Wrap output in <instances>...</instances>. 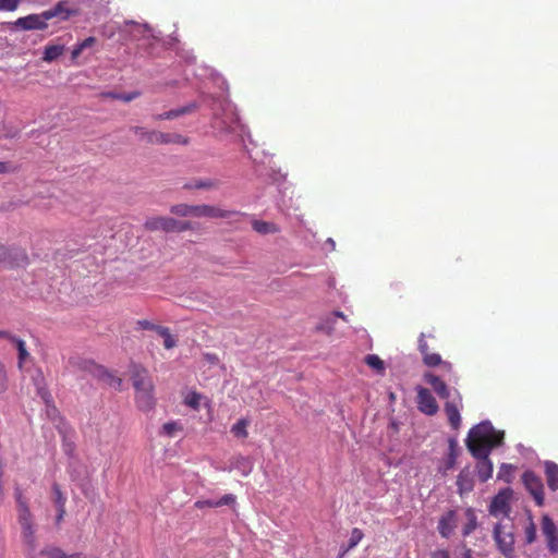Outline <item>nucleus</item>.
<instances>
[{
    "label": "nucleus",
    "instance_id": "f257e3e1",
    "mask_svg": "<svg viewBox=\"0 0 558 558\" xmlns=\"http://www.w3.org/2000/svg\"><path fill=\"white\" fill-rule=\"evenodd\" d=\"M504 437V432L496 430L492 423L484 421L469 430L465 445L472 456H485L490 454L494 448L502 445Z\"/></svg>",
    "mask_w": 558,
    "mask_h": 558
},
{
    "label": "nucleus",
    "instance_id": "f03ea898",
    "mask_svg": "<svg viewBox=\"0 0 558 558\" xmlns=\"http://www.w3.org/2000/svg\"><path fill=\"white\" fill-rule=\"evenodd\" d=\"M424 380L433 388L439 398L447 400L444 404V412L448 423L452 429H459L461 425V409L464 407L463 398L459 390H454V397L449 400L450 391L442 378L432 374V372H426Z\"/></svg>",
    "mask_w": 558,
    "mask_h": 558
},
{
    "label": "nucleus",
    "instance_id": "7ed1b4c3",
    "mask_svg": "<svg viewBox=\"0 0 558 558\" xmlns=\"http://www.w3.org/2000/svg\"><path fill=\"white\" fill-rule=\"evenodd\" d=\"M135 389V404L142 411L156 407L155 385L146 367L133 364L130 376Z\"/></svg>",
    "mask_w": 558,
    "mask_h": 558
},
{
    "label": "nucleus",
    "instance_id": "20e7f679",
    "mask_svg": "<svg viewBox=\"0 0 558 558\" xmlns=\"http://www.w3.org/2000/svg\"><path fill=\"white\" fill-rule=\"evenodd\" d=\"M15 499L17 507V520L22 527V541L27 546L28 558H36L35 549L37 542L34 515L28 507V500L25 499L20 486L15 487Z\"/></svg>",
    "mask_w": 558,
    "mask_h": 558
},
{
    "label": "nucleus",
    "instance_id": "39448f33",
    "mask_svg": "<svg viewBox=\"0 0 558 558\" xmlns=\"http://www.w3.org/2000/svg\"><path fill=\"white\" fill-rule=\"evenodd\" d=\"M144 227L148 231L183 232L193 230L190 220H179L170 218V216H153L145 220Z\"/></svg>",
    "mask_w": 558,
    "mask_h": 558
},
{
    "label": "nucleus",
    "instance_id": "423d86ee",
    "mask_svg": "<svg viewBox=\"0 0 558 558\" xmlns=\"http://www.w3.org/2000/svg\"><path fill=\"white\" fill-rule=\"evenodd\" d=\"M131 130L138 136L141 141L147 144H186L185 136L180 133H167L160 131H147L142 126H133Z\"/></svg>",
    "mask_w": 558,
    "mask_h": 558
},
{
    "label": "nucleus",
    "instance_id": "0eeeda50",
    "mask_svg": "<svg viewBox=\"0 0 558 558\" xmlns=\"http://www.w3.org/2000/svg\"><path fill=\"white\" fill-rule=\"evenodd\" d=\"M493 537L501 554L506 557L513 554L515 538L512 531L507 530L502 523H496L493 529Z\"/></svg>",
    "mask_w": 558,
    "mask_h": 558
},
{
    "label": "nucleus",
    "instance_id": "6e6552de",
    "mask_svg": "<svg viewBox=\"0 0 558 558\" xmlns=\"http://www.w3.org/2000/svg\"><path fill=\"white\" fill-rule=\"evenodd\" d=\"M523 483L533 497L534 501L538 506H543L545 502L544 484L534 471H524L522 475Z\"/></svg>",
    "mask_w": 558,
    "mask_h": 558
},
{
    "label": "nucleus",
    "instance_id": "1a4fd4ad",
    "mask_svg": "<svg viewBox=\"0 0 558 558\" xmlns=\"http://www.w3.org/2000/svg\"><path fill=\"white\" fill-rule=\"evenodd\" d=\"M426 337L434 338V333H420L417 348L420 353L423 355V363L427 365V367H436V365L442 364L444 367L451 368L450 363H444L439 353L430 352L429 347L426 342Z\"/></svg>",
    "mask_w": 558,
    "mask_h": 558
},
{
    "label": "nucleus",
    "instance_id": "9d476101",
    "mask_svg": "<svg viewBox=\"0 0 558 558\" xmlns=\"http://www.w3.org/2000/svg\"><path fill=\"white\" fill-rule=\"evenodd\" d=\"M80 10L74 7L70 0H59L53 7L44 11V16L47 20L57 19L60 22L69 20L71 15H77Z\"/></svg>",
    "mask_w": 558,
    "mask_h": 558
},
{
    "label": "nucleus",
    "instance_id": "9b49d317",
    "mask_svg": "<svg viewBox=\"0 0 558 558\" xmlns=\"http://www.w3.org/2000/svg\"><path fill=\"white\" fill-rule=\"evenodd\" d=\"M416 404L417 409L428 416H434L439 410L436 398H434L430 390L423 386L416 387Z\"/></svg>",
    "mask_w": 558,
    "mask_h": 558
},
{
    "label": "nucleus",
    "instance_id": "f8f14e48",
    "mask_svg": "<svg viewBox=\"0 0 558 558\" xmlns=\"http://www.w3.org/2000/svg\"><path fill=\"white\" fill-rule=\"evenodd\" d=\"M513 496V492L511 488H504L501 489L495 497H493L490 506H489V512L492 515H509L511 508H510V499Z\"/></svg>",
    "mask_w": 558,
    "mask_h": 558
},
{
    "label": "nucleus",
    "instance_id": "ddd939ff",
    "mask_svg": "<svg viewBox=\"0 0 558 558\" xmlns=\"http://www.w3.org/2000/svg\"><path fill=\"white\" fill-rule=\"evenodd\" d=\"M28 263V254L25 250H9L4 245H0V265L25 266Z\"/></svg>",
    "mask_w": 558,
    "mask_h": 558
},
{
    "label": "nucleus",
    "instance_id": "4468645a",
    "mask_svg": "<svg viewBox=\"0 0 558 558\" xmlns=\"http://www.w3.org/2000/svg\"><path fill=\"white\" fill-rule=\"evenodd\" d=\"M239 215L236 210H223V208L216 207V205L199 204L194 205L193 217H211L213 219H227Z\"/></svg>",
    "mask_w": 558,
    "mask_h": 558
},
{
    "label": "nucleus",
    "instance_id": "2eb2a0df",
    "mask_svg": "<svg viewBox=\"0 0 558 558\" xmlns=\"http://www.w3.org/2000/svg\"><path fill=\"white\" fill-rule=\"evenodd\" d=\"M542 532L546 538L547 547L551 554H558V530L548 514L542 515Z\"/></svg>",
    "mask_w": 558,
    "mask_h": 558
},
{
    "label": "nucleus",
    "instance_id": "dca6fc26",
    "mask_svg": "<svg viewBox=\"0 0 558 558\" xmlns=\"http://www.w3.org/2000/svg\"><path fill=\"white\" fill-rule=\"evenodd\" d=\"M13 26L19 27V29L29 31V29H46L48 26L46 23L45 11L40 14H28L23 17L16 19L15 22L12 23Z\"/></svg>",
    "mask_w": 558,
    "mask_h": 558
},
{
    "label": "nucleus",
    "instance_id": "f3484780",
    "mask_svg": "<svg viewBox=\"0 0 558 558\" xmlns=\"http://www.w3.org/2000/svg\"><path fill=\"white\" fill-rule=\"evenodd\" d=\"M476 462V475L480 481L487 482L492 477L494 472V464L489 458V454L474 456Z\"/></svg>",
    "mask_w": 558,
    "mask_h": 558
},
{
    "label": "nucleus",
    "instance_id": "a211bd4d",
    "mask_svg": "<svg viewBox=\"0 0 558 558\" xmlns=\"http://www.w3.org/2000/svg\"><path fill=\"white\" fill-rule=\"evenodd\" d=\"M86 367L92 369V372L95 373L99 378L105 380L109 386H113L117 388H120L122 386V379L114 377V375L110 374V372L107 371V368L102 366H97V364L86 362Z\"/></svg>",
    "mask_w": 558,
    "mask_h": 558
},
{
    "label": "nucleus",
    "instance_id": "6ab92c4d",
    "mask_svg": "<svg viewBox=\"0 0 558 558\" xmlns=\"http://www.w3.org/2000/svg\"><path fill=\"white\" fill-rule=\"evenodd\" d=\"M456 526V511L449 510L438 520V532L445 538L451 535Z\"/></svg>",
    "mask_w": 558,
    "mask_h": 558
},
{
    "label": "nucleus",
    "instance_id": "aec40b11",
    "mask_svg": "<svg viewBox=\"0 0 558 558\" xmlns=\"http://www.w3.org/2000/svg\"><path fill=\"white\" fill-rule=\"evenodd\" d=\"M545 476L549 489H558V464L553 461L545 462Z\"/></svg>",
    "mask_w": 558,
    "mask_h": 558
},
{
    "label": "nucleus",
    "instance_id": "412c9836",
    "mask_svg": "<svg viewBox=\"0 0 558 558\" xmlns=\"http://www.w3.org/2000/svg\"><path fill=\"white\" fill-rule=\"evenodd\" d=\"M252 229L257 231L259 234H270V232L280 231L279 227H277L276 223L258 219L252 221Z\"/></svg>",
    "mask_w": 558,
    "mask_h": 558
},
{
    "label": "nucleus",
    "instance_id": "4be33fe9",
    "mask_svg": "<svg viewBox=\"0 0 558 558\" xmlns=\"http://www.w3.org/2000/svg\"><path fill=\"white\" fill-rule=\"evenodd\" d=\"M363 537L364 534L362 530H360V527H353L349 536V543L344 548L341 549L339 558L344 557V555L348 554L349 550L353 549V547H356L361 539H363Z\"/></svg>",
    "mask_w": 558,
    "mask_h": 558
},
{
    "label": "nucleus",
    "instance_id": "5701e85b",
    "mask_svg": "<svg viewBox=\"0 0 558 558\" xmlns=\"http://www.w3.org/2000/svg\"><path fill=\"white\" fill-rule=\"evenodd\" d=\"M250 422L246 420V417H241V420H238L235 424L231 426L230 432L233 434V436L238 437L239 439H246L248 436L247 426Z\"/></svg>",
    "mask_w": 558,
    "mask_h": 558
},
{
    "label": "nucleus",
    "instance_id": "b1692460",
    "mask_svg": "<svg viewBox=\"0 0 558 558\" xmlns=\"http://www.w3.org/2000/svg\"><path fill=\"white\" fill-rule=\"evenodd\" d=\"M217 186H218V182L215 180H195L192 182H186L183 185V189H185V190H193V189L210 190V189H217Z\"/></svg>",
    "mask_w": 558,
    "mask_h": 558
},
{
    "label": "nucleus",
    "instance_id": "393cba45",
    "mask_svg": "<svg viewBox=\"0 0 558 558\" xmlns=\"http://www.w3.org/2000/svg\"><path fill=\"white\" fill-rule=\"evenodd\" d=\"M157 333H159L160 337L163 338V345L166 349H173L175 345H178L177 338L173 337L172 333H170V329L167 328V326H161L157 328Z\"/></svg>",
    "mask_w": 558,
    "mask_h": 558
},
{
    "label": "nucleus",
    "instance_id": "a878e982",
    "mask_svg": "<svg viewBox=\"0 0 558 558\" xmlns=\"http://www.w3.org/2000/svg\"><path fill=\"white\" fill-rule=\"evenodd\" d=\"M11 342L15 344L19 351V367H22L23 363H25L26 359L29 356L26 344L22 338L15 336L11 337Z\"/></svg>",
    "mask_w": 558,
    "mask_h": 558
},
{
    "label": "nucleus",
    "instance_id": "bb28decb",
    "mask_svg": "<svg viewBox=\"0 0 558 558\" xmlns=\"http://www.w3.org/2000/svg\"><path fill=\"white\" fill-rule=\"evenodd\" d=\"M64 49L63 45H47L44 50L43 59L45 61H53L56 58L62 56Z\"/></svg>",
    "mask_w": 558,
    "mask_h": 558
},
{
    "label": "nucleus",
    "instance_id": "cd10ccee",
    "mask_svg": "<svg viewBox=\"0 0 558 558\" xmlns=\"http://www.w3.org/2000/svg\"><path fill=\"white\" fill-rule=\"evenodd\" d=\"M466 523L463 526V535H470L477 526V515L472 508L465 510Z\"/></svg>",
    "mask_w": 558,
    "mask_h": 558
},
{
    "label": "nucleus",
    "instance_id": "c85d7f7f",
    "mask_svg": "<svg viewBox=\"0 0 558 558\" xmlns=\"http://www.w3.org/2000/svg\"><path fill=\"white\" fill-rule=\"evenodd\" d=\"M194 205L191 204H174L170 207V213L175 216L187 217L193 216Z\"/></svg>",
    "mask_w": 558,
    "mask_h": 558
},
{
    "label": "nucleus",
    "instance_id": "c756f323",
    "mask_svg": "<svg viewBox=\"0 0 558 558\" xmlns=\"http://www.w3.org/2000/svg\"><path fill=\"white\" fill-rule=\"evenodd\" d=\"M458 488L460 494L464 493V490H471L473 487L472 480L470 478V474L466 471H460L458 474Z\"/></svg>",
    "mask_w": 558,
    "mask_h": 558
},
{
    "label": "nucleus",
    "instance_id": "7c9ffc66",
    "mask_svg": "<svg viewBox=\"0 0 558 558\" xmlns=\"http://www.w3.org/2000/svg\"><path fill=\"white\" fill-rule=\"evenodd\" d=\"M365 364L372 368H375L376 372H384L385 369L384 361L380 359V356L375 355V353H368V355H366Z\"/></svg>",
    "mask_w": 558,
    "mask_h": 558
},
{
    "label": "nucleus",
    "instance_id": "2f4dec72",
    "mask_svg": "<svg viewBox=\"0 0 558 558\" xmlns=\"http://www.w3.org/2000/svg\"><path fill=\"white\" fill-rule=\"evenodd\" d=\"M201 400L202 393H198L196 392V390H193L192 392L185 396L184 403L194 410H198L201 407Z\"/></svg>",
    "mask_w": 558,
    "mask_h": 558
},
{
    "label": "nucleus",
    "instance_id": "473e14b6",
    "mask_svg": "<svg viewBox=\"0 0 558 558\" xmlns=\"http://www.w3.org/2000/svg\"><path fill=\"white\" fill-rule=\"evenodd\" d=\"M40 555H43L46 558H65L64 550L58 548V546H47L46 548L40 550Z\"/></svg>",
    "mask_w": 558,
    "mask_h": 558
},
{
    "label": "nucleus",
    "instance_id": "72a5a7b5",
    "mask_svg": "<svg viewBox=\"0 0 558 558\" xmlns=\"http://www.w3.org/2000/svg\"><path fill=\"white\" fill-rule=\"evenodd\" d=\"M190 112V108H181V109H173L172 111L159 113L158 116H155L154 118L159 121V119H173L180 117V114Z\"/></svg>",
    "mask_w": 558,
    "mask_h": 558
},
{
    "label": "nucleus",
    "instance_id": "f704fd0d",
    "mask_svg": "<svg viewBox=\"0 0 558 558\" xmlns=\"http://www.w3.org/2000/svg\"><path fill=\"white\" fill-rule=\"evenodd\" d=\"M182 425L175 423V421H170L169 423L163 424L162 433L167 436H174L177 432H181Z\"/></svg>",
    "mask_w": 558,
    "mask_h": 558
},
{
    "label": "nucleus",
    "instance_id": "c9c22d12",
    "mask_svg": "<svg viewBox=\"0 0 558 558\" xmlns=\"http://www.w3.org/2000/svg\"><path fill=\"white\" fill-rule=\"evenodd\" d=\"M537 538V527L534 522L527 523L525 526V539L527 543H534Z\"/></svg>",
    "mask_w": 558,
    "mask_h": 558
},
{
    "label": "nucleus",
    "instance_id": "e433bc0d",
    "mask_svg": "<svg viewBox=\"0 0 558 558\" xmlns=\"http://www.w3.org/2000/svg\"><path fill=\"white\" fill-rule=\"evenodd\" d=\"M9 387V379L4 364L0 362V395L4 393Z\"/></svg>",
    "mask_w": 558,
    "mask_h": 558
},
{
    "label": "nucleus",
    "instance_id": "4c0bfd02",
    "mask_svg": "<svg viewBox=\"0 0 558 558\" xmlns=\"http://www.w3.org/2000/svg\"><path fill=\"white\" fill-rule=\"evenodd\" d=\"M23 0H0V11H15Z\"/></svg>",
    "mask_w": 558,
    "mask_h": 558
},
{
    "label": "nucleus",
    "instance_id": "58836bf2",
    "mask_svg": "<svg viewBox=\"0 0 558 558\" xmlns=\"http://www.w3.org/2000/svg\"><path fill=\"white\" fill-rule=\"evenodd\" d=\"M53 495H54V504L57 508H60V506L66 505V498L63 496L60 487L58 484H54L52 486Z\"/></svg>",
    "mask_w": 558,
    "mask_h": 558
},
{
    "label": "nucleus",
    "instance_id": "ea45409f",
    "mask_svg": "<svg viewBox=\"0 0 558 558\" xmlns=\"http://www.w3.org/2000/svg\"><path fill=\"white\" fill-rule=\"evenodd\" d=\"M316 330H320L322 332H326L328 335L332 333L335 330L333 318H327L325 323L317 325Z\"/></svg>",
    "mask_w": 558,
    "mask_h": 558
},
{
    "label": "nucleus",
    "instance_id": "a19ab883",
    "mask_svg": "<svg viewBox=\"0 0 558 558\" xmlns=\"http://www.w3.org/2000/svg\"><path fill=\"white\" fill-rule=\"evenodd\" d=\"M158 327L159 325H156V323L149 322V320H137L136 322V328L143 329V330H155V332L158 333Z\"/></svg>",
    "mask_w": 558,
    "mask_h": 558
},
{
    "label": "nucleus",
    "instance_id": "79ce46f5",
    "mask_svg": "<svg viewBox=\"0 0 558 558\" xmlns=\"http://www.w3.org/2000/svg\"><path fill=\"white\" fill-rule=\"evenodd\" d=\"M236 501V497L234 495H225L220 497L218 500H216V508H219V506L225 505H234Z\"/></svg>",
    "mask_w": 558,
    "mask_h": 558
},
{
    "label": "nucleus",
    "instance_id": "37998d69",
    "mask_svg": "<svg viewBox=\"0 0 558 558\" xmlns=\"http://www.w3.org/2000/svg\"><path fill=\"white\" fill-rule=\"evenodd\" d=\"M511 471H512L511 465L504 464L498 473V478H504V481L510 482L511 481Z\"/></svg>",
    "mask_w": 558,
    "mask_h": 558
},
{
    "label": "nucleus",
    "instance_id": "c03bdc74",
    "mask_svg": "<svg viewBox=\"0 0 558 558\" xmlns=\"http://www.w3.org/2000/svg\"><path fill=\"white\" fill-rule=\"evenodd\" d=\"M217 508L216 500H197L195 501V508Z\"/></svg>",
    "mask_w": 558,
    "mask_h": 558
},
{
    "label": "nucleus",
    "instance_id": "a18cd8bd",
    "mask_svg": "<svg viewBox=\"0 0 558 558\" xmlns=\"http://www.w3.org/2000/svg\"><path fill=\"white\" fill-rule=\"evenodd\" d=\"M430 558H450V554L447 549H437L430 554Z\"/></svg>",
    "mask_w": 558,
    "mask_h": 558
},
{
    "label": "nucleus",
    "instance_id": "49530a36",
    "mask_svg": "<svg viewBox=\"0 0 558 558\" xmlns=\"http://www.w3.org/2000/svg\"><path fill=\"white\" fill-rule=\"evenodd\" d=\"M138 95H140L138 90H134L133 93H130V94H121V100L125 101V102L133 101V99L137 98Z\"/></svg>",
    "mask_w": 558,
    "mask_h": 558
},
{
    "label": "nucleus",
    "instance_id": "de8ad7c7",
    "mask_svg": "<svg viewBox=\"0 0 558 558\" xmlns=\"http://www.w3.org/2000/svg\"><path fill=\"white\" fill-rule=\"evenodd\" d=\"M95 43H96V37L89 36L86 39H84L83 41H81V48L83 50L86 48H90V46L95 45Z\"/></svg>",
    "mask_w": 558,
    "mask_h": 558
},
{
    "label": "nucleus",
    "instance_id": "09e8293b",
    "mask_svg": "<svg viewBox=\"0 0 558 558\" xmlns=\"http://www.w3.org/2000/svg\"><path fill=\"white\" fill-rule=\"evenodd\" d=\"M83 52V49H82V41L80 44H77L72 52H71V59L72 60H76V58H78V56H81V53Z\"/></svg>",
    "mask_w": 558,
    "mask_h": 558
},
{
    "label": "nucleus",
    "instance_id": "8fccbe9b",
    "mask_svg": "<svg viewBox=\"0 0 558 558\" xmlns=\"http://www.w3.org/2000/svg\"><path fill=\"white\" fill-rule=\"evenodd\" d=\"M58 510V514H57V523L59 524L60 521L63 520L65 513H66V508H65V505H62V507H59L57 508Z\"/></svg>",
    "mask_w": 558,
    "mask_h": 558
},
{
    "label": "nucleus",
    "instance_id": "3c124183",
    "mask_svg": "<svg viewBox=\"0 0 558 558\" xmlns=\"http://www.w3.org/2000/svg\"><path fill=\"white\" fill-rule=\"evenodd\" d=\"M131 24L135 28L133 35H136L135 33H142V31H146L147 29L146 25H138V24H135V22H131Z\"/></svg>",
    "mask_w": 558,
    "mask_h": 558
},
{
    "label": "nucleus",
    "instance_id": "603ef678",
    "mask_svg": "<svg viewBox=\"0 0 558 558\" xmlns=\"http://www.w3.org/2000/svg\"><path fill=\"white\" fill-rule=\"evenodd\" d=\"M106 97L113 98V99H121V94L108 93V94H106Z\"/></svg>",
    "mask_w": 558,
    "mask_h": 558
},
{
    "label": "nucleus",
    "instance_id": "864d4df0",
    "mask_svg": "<svg viewBox=\"0 0 558 558\" xmlns=\"http://www.w3.org/2000/svg\"><path fill=\"white\" fill-rule=\"evenodd\" d=\"M9 166L7 165V162H0V173H5V171L9 170Z\"/></svg>",
    "mask_w": 558,
    "mask_h": 558
},
{
    "label": "nucleus",
    "instance_id": "5fc2aeb1",
    "mask_svg": "<svg viewBox=\"0 0 558 558\" xmlns=\"http://www.w3.org/2000/svg\"><path fill=\"white\" fill-rule=\"evenodd\" d=\"M333 315L338 316V318L348 319L347 315L342 313V311H335Z\"/></svg>",
    "mask_w": 558,
    "mask_h": 558
},
{
    "label": "nucleus",
    "instance_id": "6e6d98bb",
    "mask_svg": "<svg viewBox=\"0 0 558 558\" xmlns=\"http://www.w3.org/2000/svg\"><path fill=\"white\" fill-rule=\"evenodd\" d=\"M65 558H84L82 554L80 553H76V554H66L65 553Z\"/></svg>",
    "mask_w": 558,
    "mask_h": 558
},
{
    "label": "nucleus",
    "instance_id": "4d7b16f0",
    "mask_svg": "<svg viewBox=\"0 0 558 558\" xmlns=\"http://www.w3.org/2000/svg\"><path fill=\"white\" fill-rule=\"evenodd\" d=\"M0 337L8 338L11 341V337H13V336H12V333H10L8 331H0Z\"/></svg>",
    "mask_w": 558,
    "mask_h": 558
},
{
    "label": "nucleus",
    "instance_id": "13d9d810",
    "mask_svg": "<svg viewBox=\"0 0 558 558\" xmlns=\"http://www.w3.org/2000/svg\"><path fill=\"white\" fill-rule=\"evenodd\" d=\"M461 558H473L472 557V550L465 549Z\"/></svg>",
    "mask_w": 558,
    "mask_h": 558
},
{
    "label": "nucleus",
    "instance_id": "bf43d9fd",
    "mask_svg": "<svg viewBox=\"0 0 558 558\" xmlns=\"http://www.w3.org/2000/svg\"><path fill=\"white\" fill-rule=\"evenodd\" d=\"M0 494H3V482L0 480Z\"/></svg>",
    "mask_w": 558,
    "mask_h": 558
},
{
    "label": "nucleus",
    "instance_id": "052dcab7",
    "mask_svg": "<svg viewBox=\"0 0 558 558\" xmlns=\"http://www.w3.org/2000/svg\"><path fill=\"white\" fill-rule=\"evenodd\" d=\"M2 475H3V466L0 465V478H2Z\"/></svg>",
    "mask_w": 558,
    "mask_h": 558
},
{
    "label": "nucleus",
    "instance_id": "680f3d73",
    "mask_svg": "<svg viewBox=\"0 0 558 558\" xmlns=\"http://www.w3.org/2000/svg\"><path fill=\"white\" fill-rule=\"evenodd\" d=\"M41 395H43V397L45 398V397H46V395H47V390H44V392H43Z\"/></svg>",
    "mask_w": 558,
    "mask_h": 558
}]
</instances>
